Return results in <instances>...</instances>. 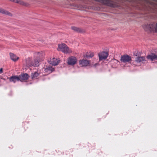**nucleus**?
I'll use <instances>...</instances> for the list:
<instances>
[{
	"mask_svg": "<svg viewBox=\"0 0 157 157\" xmlns=\"http://www.w3.org/2000/svg\"><path fill=\"white\" fill-rule=\"evenodd\" d=\"M35 56L36 57V58L34 59L33 62H32L31 61L30 58H28L26 60V65L28 67H29L31 66L36 67L39 66L41 55L38 52L35 54Z\"/></svg>",
	"mask_w": 157,
	"mask_h": 157,
	"instance_id": "1",
	"label": "nucleus"
},
{
	"mask_svg": "<svg viewBox=\"0 0 157 157\" xmlns=\"http://www.w3.org/2000/svg\"><path fill=\"white\" fill-rule=\"evenodd\" d=\"M57 50L61 51L65 54H69L72 52V49L69 47L65 44L62 43L58 45Z\"/></svg>",
	"mask_w": 157,
	"mask_h": 157,
	"instance_id": "2",
	"label": "nucleus"
},
{
	"mask_svg": "<svg viewBox=\"0 0 157 157\" xmlns=\"http://www.w3.org/2000/svg\"><path fill=\"white\" fill-rule=\"evenodd\" d=\"M143 27L146 31H157V23L155 22L144 25H143Z\"/></svg>",
	"mask_w": 157,
	"mask_h": 157,
	"instance_id": "3",
	"label": "nucleus"
},
{
	"mask_svg": "<svg viewBox=\"0 0 157 157\" xmlns=\"http://www.w3.org/2000/svg\"><path fill=\"white\" fill-rule=\"evenodd\" d=\"M120 60L123 63H129L132 60L131 57L127 55H124L121 57Z\"/></svg>",
	"mask_w": 157,
	"mask_h": 157,
	"instance_id": "4",
	"label": "nucleus"
},
{
	"mask_svg": "<svg viewBox=\"0 0 157 157\" xmlns=\"http://www.w3.org/2000/svg\"><path fill=\"white\" fill-rule=\"evenodd\" d=\"M77 61V59L76 57L71 56L67 58V63L69 65H73L76 63Z\"/></svg>",
	"mask_w": 157,
	"mask_h": 157,
	"instance_id": "5",
	"label": "nucleus"
},
{
	"mask_svg": "<svg viewBox=\"0 0 157 157\" xmlns=\"http://www.w3.org/2000/svg\"><path fill=\"white\" fill-rule=\"evenodd\" d=\"M102 4L106 5L108 6L113 7V4L112 1L109 0H94Z\"/></svg>",
	"mask_w": 157,
	"mask_h": 157,
	"instance_id": "6",
	"label": "nucleus"
},
{
	"mask_svg": "<svg viewBox=\"0 0 157 157\" xmlns=\"http://www.w3.org/2000/svg\"><path fill=\"white\" fill-rule=\"evenodd\" d=\"M109 53L107 52H103L98 54L99 60L100 61L105 59L108 57Z\"/></svg>",
	"mask_w": 157,
	"mask_h": 157,
	"instance_id": "7",
	"label": "nucleus"
},
{
	"mask_svg": "<svg viewBox=\"0 0 157 157\" xmlns=\"http://www.w3.org/2000/svg\"><path fill=\"white\" fill-rule=\"evenodd\" d=\"M18 76L19 81H23L27 80L28 79L29 76L26 73H25L19 75Z\"/></svg>",
	"mask_w": 157,
	"mask_h": 157,
	"instance_id": "8",
	"label": "nucleus"
},
{
	"mask_svg": "<svg viewBox=\"0 0 157 157\" xmlns=\"http://www.w3.org/2000/svg\"><path fill=\"white\" fill-rule=\"evenodd\" d=\"M90 61L83 59L79 61V64L82 66H86L90 64Z\"/></svg>",
	"mask_w": 157,
	"mask_h": 157,
	"instance_id": "9",
	"label": "nucleus"
},
{
	"mask_svg": "<svg viewBox=\"0 0 157 157\" xmlns=\"http://www.w3.org/2000/svg\"><path fill=\"white\" fill-rule=\"evenodd\" d=\"M43 70L45 72L50 73L54 71V69L52 67L46 66L43 67Z\"/></svg>",
	"mask_w": 157,
	"mask_h": 157,
	"instance_id": "10",
	"label": "nucleus"
},
{
	"mask_svg": "<svg viewBox=\"0 0 157 157\" xmlns=\"http://www.w3.org/2000/svg\"><path fill=\"white\" fill-rule=\"evenodd\" d=\"M7 79H9L10 82H13L14 83L17 81H19L18 76L15 75H13L10 77L8 78Z\"/></svg>",
	"mask_w": 157,
	"mask_h": 157,
	"instance_id": "11",
	"label": "nucleus"
},
{
	"mask_svg": "<svg viewBox=\"0 0 157 157\" xmlns=\"http://www.w3.org/2000/svg\"><path fill=\"white\" fill-rule=\"evenodd\" d=\"M59 60H58L56 59L55 58L51 59L50 60L48 61V63L53 66H56L58 65L59 63Z\"/></svg>",
	"mask_w": 157,
	"mask_h": 157,
	"instance_id": "12",
	"label": "nucleus"
},
{
	"mask_svg": "<svg viewBox=\"0 0 157 157\" xmlns=\"http://www.w3.org/2000/svg\"><path fill=\"white\" fill-rule=\"evenodd\" d=\"M147 58L148 59H150L151 61H153L157 59V55L152 53L150 55H148L147 56Z\"/></svg>",
	"mask_w": 157,
	"mask_h": 157,
	"instance_id": "13",
	"label": "nucleus"
},
{
	"mask_svg": "<svg viewBox=\"0 0 157 157\" xmlns=\"http://www.w3.org/2000/svg\"><path fill=\"white\" fill-rule=\"evenodd\" d=\"M146 61L145 58L144 56H138L135 58V61L137 63L142 62Z\"/></svg>",
	"mask_w": 157,
	"mask_h": 157,
	"instance_id": "14",
	"label": "nucleus"
},
{
	"mask_svg": "<svg viewBox=\"0 0 157 157\" xmlns=\"http://www.w3.org/2000/svg\"><path fill=\"white\" fill-rule=\"evenodd\" d=\"M94 56V53L91 52H87L86 53L85 55L84 56V57H86L87 58H92Z\"/></svg>",
	"mask_w": 157,
	"mask_h": 157,
	"instance_id": "15",
	"label": "nucleus"
},
{
	"mask_svg": "<svg viewBox=\"0 0 157 157\" xmlns=\"http://www.w3.org/2000/svg\"><path fill=\"white\" fill-rule=\"evenodd\" d=\"M10 54L11 59L13 61H16L18 59L19 57L17 56L13 53H10Z\"/></svg>",
	"mask_w": 157,
	"mask_h": 157,
	"instance_id": "16",
	"label": "nucleus"
},
{
	"mask_svg": "<svg viewBox=\"0 0 157 157\" xmlns=\"http://www.w3.org/2000/svg\"><path fill=\"white\" fill-rule=\"evenodd\" d=\"M0 12L3 14L7 15L9 16H11L12 15V14L10 13L1 8H0Z\"/></svg>",
	"mask_w": 157,
	"mask_h": 157,
	"instance_id": "17",
	"label": "nucleus"
},
{
	"mask_svg": "<svg viewBox=\"0 0 157 157\" xmlns=\"http://www.w3.org/2000/svg\"><path fill=\"white\" fill-rule=\"evenodd\" d=\"M39 74L37 72H35L31 74V77L33 79H36L37 77L39 76Z\"/></svg>",
	"mask_w": 157,
	"mask_h": 157,
	"instance_id": "18",
	"label": "nucleus"
},
{
	"mask_svg": "<svg viewBox=\"0 0 157 157\" xmlns=\"http://www.w3.org/2000/svg\"><path fill=\"white\" fill-rule=\"evenodd\" d=\"M10 1L13 2H14L17 3H18L22 5H24V2L20 0H10Z\"/></svg>",
	"mask_w": 157,
	"mask_h": 157,
	"instance_id": "19",
	"label": "nucleus"
},
{
	"mask_svg": "<svg viewBox=\"0 0 157 157\" xmlns=\"http://www.w3.org/2000/svg\"><path fill=\"white\" fill-rule=\"evenodd\" d=\"M71 29L73 30L78 32H80L81 31V29L80 28L72 26Z\"/></svg>",
	"mask_w": 157,
	"mask_h": 157,
	"instance_id": "20",
	"label": "nucleus"
},
{
	"mask_svg": "<svg viewBox=\"0 0 157 157\" xmlns=\"http://www.w3.org/2000/svg\"><path fill=\"white\" fill-rule=\"evenodd\" d=\"M3 72V69L2 68H1L0 69V73H1Z\"/></svg>",
	"mask_w": 157,
	"mask_h": 157,
	"instance_id": "21",
	"label": "nucleus"
}]
</instances>
